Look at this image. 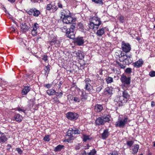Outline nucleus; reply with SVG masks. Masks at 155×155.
<instances>
[{
  "label": "nucleus",
  "mask_w": 155,
  "mask_h": 155,
  "mask_svg": "<svg viewBox=\"0 0 155 155\" xmlns=\"http://www.w3.org/2000/svg\"><path fill=\"white\" fill-rule=\"evenodd\" d=\"M75 24L73 23L69 28H67L66 26L61 27V29L62 32H66L67 36L71 39L75 37L74 29Z\"/></svg>",
  "instance_id": "obj_1"
},
{
  "label": "nucleus",
  "mask_w": 155,
  "mask_h": 155,
  "mask_svg": "<svg viewBox=\"0 0 155 155\" xmlns=\"http://www.w3.org/2000/svg\"><path fill=\"white\" fill-rule=\"evenodd\" d=\"M130 121L128 117L126 115H120L115 124L116 127L123 128Z\"/></svg>",
  "instance_id": "obj_2"
},
{
  "label": "nucleus",
  "mask_w": 155,
  "mask_h": 155,
  "mask_svg": "<svg viewBox=\"0 0 155 155\" xmlns=\"http://www.w3.org/2000/svg\"><path fill=\"white\" fill-rule=\"evenodd\" d=\"M120 80L122 83V87L123 89H127L130 86V78L127 77L124 74H122L120 78Z\"/></svg>",
  "instance_id": "obj_3"
},
{
  "label": "nucleus",
  "mask_w": 155,
  "mask_h": 155,
  "mask_svg": "<svg viewBox=\"0 0 155 155\" xmlns=\"http://www.w3.org/2000/svg\"><path fill=\"white\" fill-rule=\"evenodd\" d=\"M120 60L121 61L125 63L126 64H129L131 63L132 61L131 55L130 54L129 55L126 54L125 55H121L120 57Z\"/></svg>",
  "instance_id": "obj_4"
},
{
  "label": "nucleus",
  "mask_w": 155,
  "mask_h": 155,
  "mask_svg": "<svg viewBox=\"0 0 155 155\" xmlns=\"http://www.w3.org/2000/svg\"><path fill=\"white\" fill-rule=\"evenodd\" d=\"M75 91L78 92L82 101H84L87 99V94L86 93L85 91L83 89L81 90L78 88H77L75 90Z\"/></svg>",
  "instance_id": "obj_5"
},
{
  "label": "nucleus",
  "mask_w": 155,
  "mask_h": 155,
  "mask_svg": "<svg viewBox=\"0 0 155 155\" xmlns=\"http://www.w3.org/2000/svg\"><path fill=\"white\" fill-rule=\"evenodd\" d=\"M74 135L73 129L70 128L67 131V135H66L65 141L69 142L70 140H74Z\"/></svg>",
  "instance_id": "obj_6"
},
{
  "label": "nucleus",
  "mask_w": 155,
  "mask_h": 155,
  "mask_svg": "<svg viewBox=\"0 0 155 155\" xmlns=\"http://www.w3.org/2000/svg\"><path fill=\"white\" fill-rule=\"evenodd\" d=\"M127 101L122 96L117 97L114 100L115 104L118 106H122L123 104L126 103Z\"/></svg>",
  "instance_id": "obj_7"
},
{
  "label": "nucleus",
  "mask_w": 155,
  "mask_h": 155,
  "mask_svg": "<svg viewBox=\"0 0 155 155\" xmlns=\"http://www.w3.org/2000/svg\"><path fill=\"white\" fill-rule=\"evenodd\" d=\"M27 12L29 15H33L34 17H38L40 14V12L36 8H33L29 10H27Z\"/></svg>",
  "instance_id": "obj_8"
},
{
  "label": "nucleus",
  "mask_w": 155,
  "mask_h": 155,
  "mask_svg": "<svg viewBox=\"0 0 155 155\" xmlns=\"http://www.w3.org/2000/svg\"><path fill=\"white\" fill-rule=\"evenodd\" d=\"M66 117L71 120H74L78 117L79 115L77 113L73 112H68L66 114Z\"/></svg>",
  "instance_id": "obj_9"
},
{
  "label": "nucleus",
  "mask_w": 155,
  "mask_h": 155,
  "mask_svg": "<svg viewBox=\"0 0 155 155\" xmlns=\"http://www.w3.org/2000/svg\"><path fill=\"white\" fill-rule=\"evenodd\" d=\"M85 83V89L88 92H90L93 89V86L91 85V81L89 79H86L84 80Z\"/></svg>",
  "instance_id": "obj_10"
},
{
  "label": "nucleus",
  "mask_w": 155,
  "mask_h": 155,
  "mask_svg": "<svg viewBox=\"0 0 155 155\" xmlns=\"http://www.w3.org/2000/svg\"><path fill=\"white\" fill-rule=\"evenodd\" d=\"M61 20L63 23L66 24H73V22H74L76 21V18L71 17V15H70Z\"/></svg>",
  "instance_id": "obj_11"
},
{
  "label": "nucleus",
  "mask_w": 155,
  "mask_h": 155,
  "mask_svg": "<svg viewBox=\"0 0 155 155\" xmlns=\"http://www.w3.org/2000/svg\"><path fill=\"white\" fill-rule=\"evenodd\" d=\"M84 37H78L74 39L75 44L79 46H82L84 43Z\"/></svg>",
  "instance_id": "obj_12"
},
{
  "label": "nucleus",
  "mask_w": 155,
  "mask_h": 155,
  "mask_svg": "<svg viewBox=\"0 0 155 155\" xmlns=\"http://www.w3.org/2000/svg\"><path fill=\"white\" fill-rule=\"evenodd\" d=\"M58 8L55 5L50 3L47 5L46 7V11H50L52 12H54L57 10Z\"/></svg>",
  "instance_id": "obj_13"
},
{
  "label": "nucleus",
  "mask_w": 155,
  "mask_h": 155,
  "mask_svg": "<svg viewBox=\"0 0 155 155\" xmlns=\"http://www.w3.org/2000/svg\"><path fill=\"white\" fill-rule=\"evenodd\" d=\"M122 48L123 51L125 52H128L131 50L130 45L128 43L123 42L122 45Z\"/></svg>",
  "instance_id": "obj_14"
},
{
  "label": "nucleus",
  "mask_w": 155,
  "mask_h": 155,
  "mask_svg": "<svg viewBox=\"0 0 155 155\" xmlns=\"http://www.w3.org/2000/svg\"><path fill=\"white\" fill-rule=\"evenodd\" d=\"M70 11L67 9L61 10V18L62 19L65 17L71 15Z\"/></svg>",
  "instance_id": "obj_15"
},
{
  "label": "nucleus",
  "mask_w": 155,
  "mask_h": 155,
  "mask_svg": "<svg viewBox=\"0 0 155 155\" xmlns=\"http://www.w3.org/2000/svg\"><path fill=\"white\" fill-rule=\"evenodd\" d=\"M91 21L95 24V25L97 27L96 29H98V26L101 24V21L100 18L97 17H93L92 18Z\"/></svg>",
  "instance_id": "obj_16"
},
{
  "label": "nucleus",
  "mask_w": 155,
  "mask_h": 155,
  "mask_svg": "<svg viewBox=\"0 0 155 155\" xmlns=\"http://www.w3.org/2000/svg\"><path fill=\"white\" fill-rule=\"evenodd\" d=\"M20 30L23 33H24L28 30V27L26 23H22L20 25Z\"/></svg>",
  "instance_id": "obj_17"
},
{
  "label": "nucleus",
  "mask_w": 155,
  "mask_h": 155,
  "mask_svg": "<svg viewBox=\"0 0 155 155\" xmlns=\"http://www.w3.org/2000/svg\"><path fill=\"white\" fill-rule=\"evenodd\" d=\"M23 119L21 115L19 114H15L14 117L12 118L14 120H15L18 122H21Z\"/></svg>",
  "instance_id": "obj_18"
},
{
  "label": "nucleus",
  "mask_w": 155,
  "mask_h": 155,
  "mask_svg": "<svg viewBox=\"0 0 155 155\" xmlns=\"http://www.w3.org/2000/svg\"><path fill=\"white\" fill-rule=\"evenodd\" d=\"M104 94L105 95L110 97L112 94V88L109 87H106L104 90Z\"/></svg>",
  "instance_id": "obj_19"
},
{
  "label": "nucleus",
  "mask_w": 155,
  "mask_h": 155,
  "mask_svg": "<svg viewBox=\"0 0 155 155\" xmlns=\"http://www.w3.org/2000/svg\"><path fill=\"white\" fill-rule=\"evenodd\" d=\"M109 135V130L108 129H106L104 130L103 133L101 134V137L103 139L105 140L108 137Z\"/></svg>",
  "instance_id": "obj_20"
},
{
  "label": "nucleus",
  "mask_w": 155,
  "mask_h": 155,
  "mask_svg": "<svg viewBox=\"0 0 155 155\" xmlns=\"http://www.w3.org/2000/svg\"><path fill=\"white\" fill-rule=\"evenodd\" d=\"M143 63V61L141 59H139L136 62L133 63V65L136 68L141 67Z\"/></svg>",
  "instance_id": "obj_21"
},
{
  "label": "nucleus",
  "mask_w": 155,
  "mask_h": 155,
  "mask_svg": "<svg viewBox=\"0 0 155 155\" xmlns=\"http://www.w3.org/2000/svg\"><path fill=\"white\" fill-rule=\"evenodd\" d=\"M50 44L51 45H54L56 47H58L60 46V43L59 41L57 40L56 39L54 38L50 42Z\"/></svg>",
  "instance_id": "obj_22"
},
{
  "label": "nucleus",
  "mask_w": 155,
  "mask_h": 155,
  "mask_svg": "<svg viewBox=\"0 0 155 155\" xmlns=\"http://www.w3.org/2000/svg\"><path fill=\"white\" fill-rule=\"evenodd\" d=\"M139 148V145L135 144L131 147L130 150L133 151L132 153L135 154L137 152Z\"/></svg>",
  "instance_id": "obj_23"
},
{
  "label": "nucleus",
  "mask_w": 155,
  "mask_h": 155,
  "mask_svg": "<svg viewBox=\"0 0 155 155\" xmlns=\"http://www.w3.org/2000/svg\"><path fill=\"white\" fill-rule=\"evenodd\" d=\"M95 123L97 124L98 125H102L104 124L102 117L97 118L96 120Z\"/></svg>",
  "instance_id": "obj_24"
},
{
  "label": "nucleus",
  "mask_w": 155,
  "mask_h": 155,
  "mask_svg": "<svg viewBox=\"0 0 155 155\" xmlns=\"http://www.w3.org/2000/svg\"><path fill=\"white\" fill-rule=\"evenodd\" d=\"M102 117L103 119L104 123L106 122H108L110 120V119L111 118L110 115L109 114L103 116Z\"/></svg>",
  "instance_id": "obj_25"
},
{
  "label": "nucleus",
  "mask_w": 155,
  "mask_h": 155,
  "mask_svg": "<svg viewBox=\"0 0 155 155\" xmlns=\"http://www.w3.org/2000/svg\"><path fill=\"white\" fill-rule=\"evenodd\" d=\"M30 90V88L29 86L25 87L21 91V94L22 95H25Z\"/></svg>",
  "instance_id": "obj_26"
},
{
  "label": "nucleus",
  "mask_w": 155,
  "mask_h": 155,
  "mask_svg": "<svg viewBox=\"0 0 155 155\" xmlns=\"http://www.w3.org/2000/svg\"><path fill=\"white\" fill-rule=\"evenodd\" d=\"M105 28H102L98 30L96 34L99 36H101L104 33V29Z\"/></svg>",
  "instance_id": "obj_27"
},
{
  "label": "nucleus",
  "mask_w": 155,
  "mask_h": 155,
  "mask_svg": "<svg viewBox=\"0 0 155 155\" xmlns=\"http://www.w3.org/2000/svg\"><path fill=\"white\" fill-rule=\"evenodd\" d=\"M103 109L102 106L100 104H97L95 107V110L97 112H100Z\"/></svg>",
  "instance_id": "obj_28"
},
{
  "label": "nucleus",
  "mask_w": 155,
  "mask_h": 155,
  "mask_svg": "<svg viewBox=\"0 0 155 155\" xmlns=\"http://www.w3.org/2000/svg\"><path fill=\"white\" fill-rule=\"evenodd\" d=\"M2 134V135L0 137V143H2L6 141L7 138L5 136L3 135V133H2V134Z\"/></svg>",
  "instance_id": "obj_29"
},
{
  "label": "nucleus",
  "mask_w": 155,
  "mask_h": 155,
  "mask_svg": "<svg viewBox=\"0 0 155 155\" xmlns=\"http://www.w3.org/2000/svg\"><path fill=\"white\" fill-rule=\"evenodd\" d=\"M122 96L124 98V99L127 101V99L129 98L130 95L129 94L128 92L124 90L123 92V95Z\"/></svg>",
  "instance_id": "obj_30"
},
{
  "label": "nucleus",
  "mask_w": 155,
  "mask_h": 155,
  "mask_svg": "<svg viewBox=\"0 0 155 155\" xmlns=\"http://www.w3.org/2000/svg\"><path fill=\"white\" fill-rule=\"evenodd\" d=\"M47 93L49 96L54 95L55 94L56 91L53 89H50L47 91Z\"/></svg>",
  "instance_id": "obj_31"
},
{
  "label": "nucleus",
  "mask_w": 155,
  "mask_h": 155,
  "mask_svg": "<svg viewBox=\"0 0 155 155\" xmlns=\"http://www.w3.org/2000/svg\"><path fill=\"white\" fill-rule=\"evenodd\" d=\"M50 65H48L47 66H46L44 68V72L45 74V75H47V76H48V75L49 72L50 70Z\"/></svg>",
  "instance_id": "obj_32"
},
{
  "label": "nucleus",
  "mask_w": 155,
  "mask_h": 155,
  "mask_svg": "<svg viewBox=\"0 0 155 155\" xmlns=\"http://www.w3.org/2000/svg\"><path fill=\"white\" fill-rule=\"evenodd\" d=\"M89 27L90 29H94V30H96L97 29H96L97 27L95 25V24L92 21H91L89 24Z\"/></svg>",
  "instance_id": "obj_33"
},
{
  "label": "nucleus",
  "mask_w": 155,
  "mask_h": 155,
  "mask_svg": "<svg viewBox=\"0 0 155 155\" xmlns=\"http://www.w3.org/2000/svg\"><path fill=\"white\" fill-rule=\"evenodd\" d=\"M64 147V146L63 145H59L55 147L54 150L55 151H60Z\"/></svg>",
  "instance_id": "obj_34"
},
{
  "label": "nucleus",
  "mask_w": 155,
  "mask_h": 155,
  "mask_svg": "<svg viewBox=\"0 0 155 155\" xmlns=\"http://www.w3.org/2000/svg\"><path fill=\"white\" fill-rule=\"evenodd\" d=\"M39 27V26L38 24L37 23H35L34 25H32V30L37 31V29Z\"/></svg>",
  "instance_id": "obj_35"
},
{
  "label": "nucleus",
  "mask_w": 155,
  "mask_h": 155,
  "mask_svg": "<svg viewBox=\"0 0 155 155\" xmlns=\"http://www.w3.org/2000/svg\"><path fill=\"white\" fill-rule=\"evenodd\" d=\"M92 1L94 2L95 3L98 4L99 5H102L103 4V2L102 0H91Z\"/></svg>",
  "instance_id": "obj_36"
},
{
  "label": "nucleus",
  "mask_w": 155,
  "mask_h": 155,
  "mask_svg": "<svg viewBox=\"0 0 155 155\" xmlns=\"http://www.w3.org/2000/svg\"><path fill=\"white\" fill-rule=\"evenodd\" d=\"M116 64L117 66L120 67V68L121 69H124L126 67L125 65L122 64L121 63L117 61H116Z\"/></svg>",
  "instance_id": "obj_37"
},
{
  "label": "nucleus",
  "mask_w": 155,
  "mask_h": 155,
  "mask_svg": "<svg viewBox=\"0 0 155 155\" xmlns=\"http://www.w3.org/2000/svg\"><path fill=\"white\" fill-rule=\"evenodd\" d=\"M89 136L85 134L83 135V139L84 142H86L90 139Z\"/></svg>",
  "instance_id": "obj_38"
},
{
  "label": "nucleus",
  "mask_w": 155,
  "mask_h": 155,
  "mask_svg": "<svg viewBox=\"0 0 155 155\" xmlns=\"http://www.w3.org/2000/svg\"><path fill=\"white\" fill-rule=\"evenodd\" d=\"M106 81L107 84L111 83L113 81V78L110 77H108L106 78Z\"/></svg>",
  "instance_id": "obj_39"
},
{
  "label": "nucleus",
  "mask_w": 155,
  "mask_h": 155,
  "mask_svg": "<svg viewBox=\"0 0 155 155\" xmlns=\"http://www.w3.org/2000/svg\"><path fill=\"white\" fill-rule=\"evenodd\" d=\"M97 151L94 149H93L91 151L88 153V155H95Z\"/></svg>",
  "instance_id": "obj_40"
},
{
  "label": "nucleus",
  "mask_w": 155,
  "mask_h": 155,
  "mask_svg": "<svg viewBox=\"0 0 155 155\" xmlns=\"http://www.w3.org/2000/svg\"><path fill=\"white\" fill-rule=\"evenodd\" d=\"M74 134H80L81 130L79 129H73Z\"/></svg>",
  "instance_id": "obj_41"
},
{
  "label": "nucleus",
  "mask_w": 155,
  "mask_h": 155,
  "mask_svg": "<svg viewBox=\"0 0 155 155\" xmlns=\"http://www.w3.org/2000/svg\"><path fill=\"white\" fill-rule=\"evenodd\" d=\"M134 142L132 140L128 141L127 142V145L130 147H131L132 145L134 144Z\"/></svg>",
  "instance_id": "obj_42"
},
{
  "label": "nucleus",
  "mask_w": 155,
  "mask_h": 155,
  "mask_svg": "<svg viewBox=\"0 0 155 155\" xmlns=\"http://www.w3.org/2000/svg\"><path fill=\"white\" fill-rule=\"evenodd\" d=\"M119 20L122 23H124L125 22V19L123 16H120L119 17Z\"/></svg>",
  "instance_id": "obj_43"
},
{
  "label": "nucleus",
  "mask_w": 155,
  "mask_h": 155,
  "mask_svg": "<svg viewBox=\"0 0 155 155\" xmlns=\"http://www.w3.org/2000/svg\"><path fill=\"white\" fill-rule=\"evenodd\" d=\"M41 57V59L46 62L48 61V56L46 55H43Z\"/></svg>",
  "instance_id": "obj_44"
},
{
  "label": "nucleus",
  "mask_w": 155,
  "mask_h": 155,
  "mask_svg": "<svg viewBox=\"0 0 155 155\" xmlns=\"http://www.w3.org/2000/svg\"><path fill=\"white\" fill-rule=\"evenodd\" d=\"M49 137V136L48 135L45 136L43 138L44 140L45 141L48 142L50 140Z\"/></svg>",
  "instance_id": "obj_45"
},
{
  "label": "nucleus",
  "mask_w": 155,
  "mask_h": 155,
  "mask_svg": "<svg viewBox=\"0 0 155 155\" xmlns=\"http://www.w3.org/2000/svg\"><path fill=\"white\" fill-rule=\"evenodd\" d=\"M149 75L151 77H154L155 76V71H152L149 72Z\"/></svg>",
  "instance_id": "obj_46"
},
{
  "label": "nucleus",
  "mask_w": 155,
  "mask_h": 155,
  "mask_svg": "<svg viewBox=\"0 0 155 155\" xmlns=\"http://www.w3.org/2000/svg\"><path fill=\"white\" fill-rule=\"evenodd\" d=\"M125 71L127 73L130 74L132 72V69L130 68H127L125 70Z\"/></svg>",
  "instance_id": "obj_47"
},
{
  "label": "nucleus",
  "mask_w": 155,
  "mask_h": 155,
  "mask_svg": "<svg viewBox=\"0 0 155 155\" xmlns=\"http://www.w3.org/2000/svg\"><path fill=\"white\" fill-rule=\"evenodd\" d=\"M38 32L36 31L31 30V34L33 36H35L37 35Z\"/></svg>",
  "instance_id": "obj_48"
},
{
  "label": "nucleus",
  "mask_w": 155,
  "mask_h": 155,
  "mask_svg": "<svg viewBox=\"0 0 155 155\" xmlns=\"http://www.w3.org/2000/svg\"><path fill=\"white\" fill-rule=\"evenodd\" d=\"M56 95L59 97H61L63 95V93L62 92H61L60 93L58 92H56L55 94Z\"/></svg>",
  "instance_id": "obj_49"
},
{
  "label": "nucleus",
  "mask_w": 155,
  "mask_h": 155,
  "mask_svg": "<svg viewBox=\"0 0 155 155\" xmlns=\"http://www.w3.org/2000/svg\"><path fill=\"white\" fill-rule=\"evenodd\" d=\"M75 102H80V99L78 97H74L73 99Z\"/></svg>",
  "instance_id": "obj_50"
},
{
  "label": "nucleus",
  "mask_w": 155,
  "mask_h": 155,
  "mask_svg": "<svg viewBox=\"0 0 155 155\" xmlns=\"http://www.w3.org/2000/svg\"><path fill=\"white\" fill-rule=\"evenodd\" d=\"M16 150H17V151L18 153L19 154H21L22 153V151L21 150L20 148H17L16 149Z\"/></svg>",
  "instance_id": "obj_51"
},
{
  "label": "nucleus",
  "mask_w": 155,
  "mask_h": 155,
  "mask_svg": "<svg viewBox=\"0 0 155 155\" xmlns=\"http://www.w3.org/2000/svg\"><path fill=\"white\" fill-rule=\"evenodd\" d=\"M17 110L18 111H21L24 113H25V110L22 109L21 108L19 107L17 108Z\"/></svg>",
  "instance_id": "obj_52"
},
{
  "label": "nucleus",
  "mask_w": 155,
  "mask_h": 155,
  "mask_svg": "<svg viewBox=\"0 0 155 155\" xmlns=\"http://www.w3.org/2000/svg\"><path fill=\"white\" fill-rule=\"evenodd\" d=\"M53 99H54V101L55 103H59V100H58V99L57 97H54V98H53Z\"/></svg>",
  "instance_id": "obj_53"
},
{
  "label": "nucleus",
  "mask_w": 155,
  "mask_h": 155,
  "mask_svg": "<svg viewBox=\"0 0 155 155\" xmlns=\"http://www.w3.org/2000/svg\"><path fill=\"white\" fill-rule=\"evenodd\" d=\"M78 27L80 28L83 29V25L81 23H79L78 24Z\"/></svg>",
  "instance_id": "obj_54"
},
{
  "label": "nucleus",
  "mask_w": 155,
  "mask_h": 155,
  "mask_svg": "<svg viewBox=\"0 0 155 155\" xmlns=\"http://www.w3.org/2000/svg\"><path fill=\"white\" fill-rule=\"evenodd\" d=\"M58 8H61L63 7V5L60 2H59L58 4Z\"/></svg>",
  "instance_id": "obj_55"
},
{
  "label": "nucleus",
  "mask_w": 155,
  "mask_h": 155,
  "mask_svg": "<svg viewBox=\"0 0 155 155\" xmlns=\"http://www.w3.org/2000/svg\"><path fill=\"white\" fill-rule=\"evenodd\" d=\"M51 85L50 84H47L45 85V87H46L47 88H49L51 87Z\"/></svg>",
  "instance_id": "obj_56"
},
{
  "label": "nucleus",
  "mask_w": 155,
  "mask_h": 155,
  "mask_svg": "<svg viewBox=\"0 0 155 155\" xmlns=\"http://www.w3.org/2000/svg\"><path fill=\"white\" fill-rule=\"evenodd\" d=\"M108 155H118L117 152H114L112 153H110Z\"/></svg>",
  "instance_id": "obj_57"
},
{
  "label": "nucleus",
  "mask_w": 155,
  "mask_h": 155,
  "mask_svg": "<svg viewBox=\"0 0 155 155\" xmlns=\"http://www.w3.org/2000/svg\"><path fill=\"white\" fill-rule=\"evenodd\" d=\"M102 89V87H97V91L99 92L101 91V90Z\"/></svg>",
  "instance_id": "obj_58"
},
{
  "label": "nucleus",
  "mask_w": 155,
  "mask_h": 155,
  "mask_svg": "<svg viewBox=\"0 0 155 155\" xmlns=\"http://www.w3.org/2000/svg\"><path fill=\"white\" fill-rule=\"evenodd\" d=\"M63 82L62 81H61L59 82L58 84V88H60L61 87V85L62 84Z\"/></svg>",
  "instance_id": "obj_59"
},
{
  "label": "nucleus",
  "mask_w": 155,
  "mask_h": 155,
  "mask_svg": "<svg viewBox=\"0 0 155 155\" xmlns=\"http://www.w3.org/2000/svg\"><path fill=\"white\" fill-rule=\"evenodd\" d=\"M39 0H31V1L34 3L38 2Z\"/></svg>",
  "instance_id": "obj_60"
},
{
  "label": "nucleus",
  "mask_w": 155,
  "mask_h": 155,
  "mask_svg": "<svg viewBox=\"0 0 155 155\" xmlns=\"http://www.w3.org/2000/svg\"><path fill=\"white\" fill-rule=\"evenodd\" d=\"M7 150H9L11 148V145L10 144H8L7 146Z\"/></svg>",
  "instance_id": "obj_61"
},
{
  "label": "nucleus",
  "mask_w": 155,
  "mask_h": 155,
  "mask_svg": "<svg viewBox=\"0 0 155 155\" xmlns=\"http://www.w3.org/2000/svg\"><path fill=\"white\" fill-rule=\"evenodd\" d=\"M87 154L88 155V153H87L85 151L82 154V155H87Z\"/></svg>",
  "instance_id": "obj_62"
},
{
  "label": "nucleus",
  "mask_w": 155,
  "mask_h": 155,
  "mask_svg": "<svg viewBox=\"0 0 155 155\" xmlns=\"http://www.w3.org/2000/svg\"><path fill=\"white\" fill-rule=\"evenodd\" d=\"M154 105H155V104H154V102L153 101H152L151 102V106L152 107H153L154 106Z\"/></svg>",
  "instance_id": "obj_63"
},
{
  "label": "nucleus",
  "mask_w": 155,
  "mask_h": 155,
  "mask_svg": "<svg viewBox=\"0 0 155 155\" xmlns=\"http://www.w3.org/2000/svg\"><path fill=\"white\" fill-rule=\"evenodd\" d=\"M8 1H9V2L11 3H13L14 2L15 0H8Z\"/></svg>",
  "instance_id": "obj_64"
}]
</instances>
